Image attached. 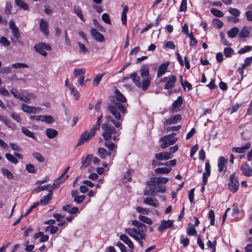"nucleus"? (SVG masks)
<instances>
[{"label":"nucleus","mask_w":252,"mask_h":252,"mask_svg":"<svg viewBox=\"0 0 252 252\" xmlns=\"http://www.w3.org/2000/svg\"><path fill=\"white\" fill-rule=\"evenodd\" d=\"M115 97L111 99L112 103L108 105V109L116 120H121V114L124 115L127 113L126 107L121 102H126V99L118 90L115 91Z\"/></svg>","instance_id":"1"},{"label":"nucleus","mask_w":252,"mask_h":252,"mask_svg":"<svg viewBox=\"0 0 252 252\" xmlns=\"http://www.w3.org/2000/svg\"><path fill=\"white\" fill-rule=\"evenodd\" d=\"M140 76L142 79L141 82L140 77L137 76L136 72L131 74L130 78L136 86L141 88L143 91H146L150 86L152 80V77L149 73V65L143 64L140 68Z\"/></svg>","instance_id":"2"},{"label":"nucleus","mask_w":252,"mask_h":252,"mask_svg":"<svg viewBox=\"0 0 252 252\" xmlns=\"http://www.w3.org/2000/svg\"><path fill=\"white\" fill-rule=\"evenodd\" d=\"M176 135V133L172 132L169 134L163 136L159 139V141L163 142L160 145V147L162 149H164L169 146L175 143L178 140V137L175 136Z\"/></svg>","instance_id":"3"},{"label":"nucleus","mask_w":252,"mask_h":252,"mask_svg":"<svg viewBox=\"0 0 252 252\" xmlns=\"http://www.w3.org/2000/svg\"><path fill=\"white\" fill-rule=\"evenodd\" d=\"M103 130L102 136L105 141L111 139L112 135L115 134L117 132L116 128L112 126L111 124L104 123L102 125Z\"/></svg>","instance_id":"4"},{"label":"nucleus","mask_w":252,"mask_h":252,"mask_svg":"<svg viewBox=\"0 0 252 252\" xmlns=\"http://www.w3.org/2000/svg\"><path fill=\"white\" fill-rule=\"evenodd\" d=\"M176 80V77L172 75L161 78L159 82H165L166 84L164 86V88L165 90H169L175 87Z\"/></svg>","instance_id":"5"},{"label":"nucleus","mask_w":252,"mask_h":252,"mask_svg":"<svg viewBox=\"0 0 252 252\" xmlns=\"http://www.w3.org/2000/svg\"><path fill=\"white\" fill-rule=\"evenodd\" d=\"M132 224L137 227V235L140 236L141 239L145 240L146 239L145 232L147 229L146 226L137 220H133L132 221Z\"/></svg>","instance_id":"6"},{"label":"nucleus","mask_w":252,"mask_h":252,"mask_svg":"<svg viewBox=\"0 0 252 252\" xmlns=\"http://www.w3.org/2000/svg\"><path fill=\"white\" fill-rule=\"evenodd\" d=\"M85 68H75L74 69L73 75L75 78H77V82L80 86H84L85 84L84 82Z\"/></svg>","instance_id":"7"},{"label":"nucleus","mask_w":252,"mask_h":252,"mask_svg":"<svg viewBox=\"0 0 252 252\" xmlns=\"http://www.w3.org/2000/svg\"><path fill=\"white\" fill-rule=\"evenodd\" d=\"M239 186V182L236 177L235 173H233L229 177V182L228 183V188L231 191L235 192L238 190Z\"/></svg>","instance_id":"8"},{"label":"nucleus","mask_w":252,"mask_h":252,"mask_svg":"<svg viewBox=\"0 0 252 252\" xmlns=\"http://www.w3.org/2000/svg\"><path fill=\"white\" fill-rule=\"evenodd\" d=\"M34 47L37 52L43 56H46L47 55V52L45 50L50 51L51 50V47L50 45L43 42H40L38 44L35 45Z\"/></svg>","instance_id":"9"},{"label":"nucleus","mask_w":252,"mask_h":252,"mask_svg":"<svg viewBox=\"0 0 252 252\" xmlns=\"http://www.w3.org/2000/svg\"><path fill=\"white\" fill-rule=\"evenodd\" d=\"M92 131L91 129L89 133H88L87 131L83 132L80 136L77 146L82 145L85 142L90 140V138L94 136L95 134V130L94 129L93 134L92 133Z\"/></svg>","instance_id":"10"},{"label":"nucleus","mask_w":252,"mask_h":252,"mask_svg":"<svg viewBox=\"0 0 252 252\" xmlns=\"http://www.w3.org/2000/svg\"><path fill=\"white\" fill-rule=\"evenodd\" d=\"M182 117L180 114H176L171 116L166 119L164 122V126L171 125L177 124L182 120Z\"/></svg>","instance_id":"11"},{"label":"nucleus","mask_w":252,"mask_h":252,"mask_svg":"<svg viewBox=\"0 0 252 252\" xmlns=\"http://www.w3.org/2000/svg\"><path fill=\"white\" fill-rule=\"evenodd\" d=\"M183 99L182 96H179L177 99L174 101L172 105V108L170 109L171 113L177 112L179 110V107L183 104Z\"/></svg>","instance_id":"12"},{"label":"nucleus","mask_w":252,"mask_h":252,"mask_svg":"<svg viewBox=\"0 0 252 252\" xmlns=\"http://www.w3.org/2000/svg\"><path fill=\"white\" fill-rule=\"evenodd\" d=\"M173 226V220H162L160 225L158 226V230L160 232H163L165 229L171 228Z\"/></svg>","instance_id":"13"},{"label":"nucleus","mask_w":252,"mask_h":252,"mask_svg":"<svg viewBox=\"0 0 252 252\" xmlns=\"http://www.w3.org/2000/svg\"><path fill=\"white\" fill-rule=\"evenodd\" d=\"M227 160L225 159L223 157H220L218 159V166L219 168V171L220 172H222L223 174H224L226 171V164Z\"/></svg>","instance_id":"14"},{"label":"nucleus","mask_w":252,"mask_h":252,"mask_svg":"<svg viewBox=\"0 0 252 252\" xmlns=\"http://www.w3.org/2000/svg\"><path fill=\"white\" fill-rule=\"evenodd\" d=\"M21 107L22 110L28 113H36L41 110L40 108L30 106L24 103L22 105Z\"/></svg>","instance_id":"15"},{"label":"nucleus","mask_w":252,"mask_h":252,"mask_svg":"<svg viewBox=\"0 0 252 252\" xmlns=\"http://www.w3.org/2000/svg\"><path fill=\"white\" fill-rule=\"evenodd\" d=\"M169 64V63L167 62L162 63L159 66L157 74V77L158 78L161 77L166 73Z\"/></svg>","instance_id":"16"},{"label":"nucleus","mask_w":252,"mask_h":252,"mask_svg":"<svg viewBox=\"0 0 252 252\" xmlns=\"http://www.w3.org/2000/svg\"><path fill=\"white\" fill-rule=\"evenodd\" d=\"M91 33L92 37L98 42H102L104 39V36L94 28L91 29Z\"/></svg>","instance_id":"17"},{"label":"nucleus","mask_w":252,"mask_h":252,"mask_svg":"<svg viewBox=\"0 0 252 252\" xmlns=\"http://www.w3.org/2000/svg\"><path fill=\"white\" fill-rule=\"evenodd\" d=\"M252 62V56L246 58L245 60V63L242 64V66L237 69L238 72L241 75L242 77L243 76V69L249 66Z\"/></svg>","instance_id":"18"},{"label":"nucleus","mask_w":252,"mask_h":252,"mask_svg":"<svg viewBox=\"0 0 252 252\" xmlns=\"http://www.w3.org/2000/svg\"><path fill=\"white\" fill-rule=\"evenodd\" d=\"M40 30L41 32L45 35L48 36L49 34L48 30V23L44 19H42L40 22Z\"/></svg>","instance_id":"19"},{"label":"nucleus","mask_w":252,"mask_h":252,"mask_svg":"<svg viewBox=\"0 0 252 252\" xmlns=\"http://www.w3.org/2000/svg\"><path fill=\"white\" fill-rule=\"evenodd\" d=\"M12 35L13 36V38H11L12 41L13 43H17L19 44H22V42L21 40L20 39V33L19 32V29L18 28L16 29H14L12 30Z\"/></svg>","instance_id":"20"},{"label":"nucleus","mask_w":252,"mask_h":252,"mask_svg":"<svg viewBox=\"0 0 252 252\" xmlns=\"http://www.w3.org/2000/svg\"><path fill=\"white\" fill-rule=\"evenodd\" d=\"M155 158L158 160H167L172 158L173 156L170 155V153H168V152H162L156 154Z\"/></svg>","instance_id":"21"},{"label":"nucleus","mask_w":252,"mask_h":252,"mask_svg":"<svg viewBox=\"0 0 252 252\" xmlns=\"http://www.w3.org/2000/svg\"><path fill=\"white\" fill-rule=\"evenodd\" d=\"M241 170L243 174L246 176H252V168L247 163H244L241 167Z\"/></svg>","instance_id":"22"},{"label":"nucleus","mask_w":252,"mask_h":252,"mask_svg":"<svg viewBox=\"0 0 252 252\" xmlns=\"http://www.w3.org/2000/svg\"><path fill=\"white\" fill-rule=\"evenodd\" d=\"M251 27L248 26H244L239 32V37L240 38H245L249 36L251 32Z\"/></svg>","instance_id":"23"},{"label":"nucleus","mask_w":252,"mask_h":252,"mask_svg":"<svg viewBox=\"0 0 252 252\" xmlns=\"http://www.w3.org/2000/svg\"><path fill=\"white\" fill-rule=\"evenodd\" d=\"M251 147V143L250 142L247 143L245 145L242 146L241 147H234L232 148L233 152L237 153H243L247 150L250 148Z\"/></svg>","instance_id":"24"},{"label":"nucleus","mask_w":252,"mask_h":252,"mask_svg":"<svg viewBox=\"0 0 252 252\" xmlns=\"http://www.w3.org/2000/svg\"><path fill=\"white\" fill-rule=\"evenodd\" d=\"M169 179L167 178L160 177H154L151 179L150 185H153V183H156L158 184L161 183L166 184Z\"/></svg>","instance_id":"25"},{"label":"nucleus","mask_w":252,"mask_h":252,"mask_svg":"<svg viewBox=\"0 0 252 252\" xmlns=\"http://www.w3.org/2000/svg\"><path fill=\"white\" fill-rule=\"evenodd\" d=\"M53 192L52 189L49 190V193L47 195L44 196L40 200V204L45 205L48 203L52 199Z\"/></svg>","instance_id":"26"},{"label":"nucleus","mask_w":252,"mask_h":252,"mask_svg":"<svg viewBox=\"0 0 252 252\" xmlns=\"http://www.w3.org/2000/svg\"><path fill=\"white\" fill-rule=\"evenodd\" d=\"M187 233L189 236H196V230L193 224L189 223L187 227Z\"/></svg>","instance_id":"27"},{"label":"nucleus","mask_w":252,"mask_h":252,"mask_svg":"<svg viewBox=\"0 0 252 252\" xmlns=\"http://www.w3.org/2000/svg\"><path fill=\"white\" fill-rule=\"evenodd\" d=\"M93 158V155H88L85 158V160L82 159V164L80 167V169H84L90 165L91 160Z\"/></svg>","instance_id":"28"},{"label":"nucleus","mask_w":252,"mask_h":252,"mask_svg":"<svg viewBox=\"0 0 252 252\" xmlns=\"http://www.w3.org/2000/svg\"><path fill=\"white\" fill-rule=\"evenodd\" d=\"M120 240L123 241L125 243L128 245L131 248L133 249L134 246L132 241L128 238V237L125 234H122L120 237Z\"/></svg>","instance_id":"29"},{"label":"nucleus","mask_w":252,"mask_h":252,"mask_svg":"<svg viewBox=\"0 0 252 252\" xmlns=\"http://www.w3.org/2000/svg\"><path fill=\"white\" fill-rule=\"evenodd\" d=\"M47 136L50 139L55 138L58 134V131L54 129L47 128L45 131Z\"/></svg>","instance_id":"30"},{"label":"nucleus","mask_w":252,"mask_h":252,"mask_svg":"<svg viewBox=\"0 0 252 252\" xmlns=\"http://www.w3.org/2000/svg\"><path fill=\"white\" fill-rule=\"evenodd\" d=\"M143 202L145 204H148L155 207L158 206V201L155 198L147 197L144 200Z\"/></svg>","instance_id":"31"},{"label":"nucleus","mask_w":252,"mask_h":252,"mask_svg":"<svg viewBox=\"0 0 252 252\" xmlns=\"http://www.w3.org/2000/svg\"><path fill=\"white\" fill-rule=\"evenodd\" d=\"M99 156L101 158L105 159L107 156H111V152H108L107 150L103 148H99L98 149Z\"/></svg>","instance_id":"32"},{"label":"nucleus","mask_w":252,"mask_h":252,"mask_svg":"<svg viewBox=\"0 0 252 252\" xmlns=\"http://www.w3.org/2000/svg\"><path fill=\"white\" fill-rule=\"evenodd\" d=\"M239 30L237 27H234L231 28L230 30L227 31V33L229 37L233 38L239 33Z\"/></svg>","instance_id":"33"},{"label":"nucleus","mask_w":252,"mask_h":252,"mask_svg":"<svg viewBox=\"0 0 252 252\" xmlns=\"http://www.w3.org/2000/svg\"><path fill=\"white\" fill-rule=\"evenodd\" d=\"M16 4L19 7V8L24 9V10H28L29 5L28 4L24 2L22 0H15Z\"/></svg>","instance_id":"34"},{"label":"nucleus","mask_w":252,"mask_h":252,"mask_svg":"<svg viewBox=\"0 0 252 252\" xmlns=\"http://www.w3.org/2000/svg\"><path fill=\"white\" fill-rule=\"evenodd\" d=\"M22 132L26 136L31 137L33 139L36 140V138L35 136L34 135V133L29 130V129H27L25 127H22Z\"/></svg>","instance_id":"35"},{"label":"nucleus","mask_w":252,"mask_h":252,"mask_svg":"<svg viewBox=\"0 0 252 252\" xmlns=\"http://www.w3.org/2000/svg\"><path fill=\"white\" fill-rule=\"evenodd\" d=\"M150 183L151 180L147 183V185L150 186L149 189L150 191V195H154L155 194L157 193V190L156 188V186H157V184L156 183H154L153 184V185H150Z\"/></svg>","instance_id":"36"},{"label":"nucleus","mask_w":252,"mask_h":252,"mask_svg":"<svg viewBox=\"0 0 252 252\" xmlns=\"http://www.w3.org/2000/svg\"><path fill=\"white\" fill-rule=\"evenodd\" d=\"M171 170V168L166 167L158 168L155 171L157 174H166L169 173Z\"/></svg>","instance_id":"37"},{"label":"nucleus","mask_w":252,"mask_h":252,"mask_svg":"<svg viewBox=\"0 0 252 252\" xmlns=\"http://www.w3.org/2000/svg\"><path fill=\"white\" fill-rule=\"evenodd\" d=\"M73 11L82 21L85 22L82 10L79 7L74 6L73 7Z\"/></svg>","instance_id":"38"},{"label":"nucleus","mask_w":252,"mask_h":252,"mask_svg":"<svg viewBox=\"0 0 252 252\" xmlns=\"http://www.w3.org/2000/svg\"><path fill=\"white\" fill-rule=\"evenodd\" d=\"M104 145L109 149L110 152L114 151L116 149V146L113 143L109 141V140L106 141L104 143Z\"/></svg>","instance_id":"39"},{"label":"nucleus","mask_w":252,"mask_h":252,"mask_svg":"<svg viewBox=\"0 0 252 252\" xmlns=\"http://www.w3.org/2000/svg\"><path fill=\"white\" fill-rule=\"evenodd\" d=\"M176 160L172 159L171 160L167 161L165 163L159 162H158V166L165 165V166H170L173 167L176 165Z\"/></svg>","instance_id":"40"},{"label":"nucleus","mask_w":252,"mask_h":252,"mask_svg":"<svg viewBox=\"0 0 252 252\" xmlns=\"http://www.w3.org/2000/svg\"><path fill=\"white\" fill-rule=\"evenodd\" d=\"M42 122H44L47 124H52L54 122V120L51 116H42Z\"/></svg>","instance_id":"41"},{"label":"nucleus","mask_w":252,"mask_h":252,"mask_svg":"<svg viewBox=\"0 0 252 252\" xmlns=\"http://www.w3.org/2000/svg\"><path fill=\"white\" fill-rule=\"evenodd\" d=\"M104 74V73L102 74H97L95 77V78L94 79V80L93 81V84L95 86H98L100 81L101 80L102 77L103 76Z\"/></svg>","instance_id":"42"},{"label":"nucleus","mask_w":252,"mask_h":252,"mask_svg":"<svg viewBox=\"0 0 252 252\" xmlns=\"http://www.w3.org/2000/svg\"><path fill=\"white\" fill-rule=\"evenodd\" d=\"M211 12L217 17H222L223 16V13L222 11L216 8L211 9Z\"/></svg>","instance_id":"43"},{"label":"nucleus","mask_w":252,"mask_h":252,"mask_svg":"<svg viewBox=\"0 0 252 252\" xmlns=\"http://www.w3.org/2000/svg\"><path fill=\"white\" fill-rule=\"evenodd\" d=\"M102 118V115H100L99 117H98L97 118V122L95 124V125H94L92 127V133L93 134L94 133V129L95 130V131L96 130H98L99 129V127H100V122H101V119Z\"/></svg>","instance_id":"44"},{"label":"nucleus","mask_w":252,"mask_h":252,"mask_svg":"<svg viewBox=\"0 0 252 252\" xmlns=\"http://www.w3.org/2000/svg\"><path fill=\"white\" fill-rule=\"evenodd\" d=\"M138 218L140 220L148 224H151L153 222L151 219L141 215H139Z\"/></svg>","instance_id":"45"},{"label":"nucleus","mask_w":252,"mask_h":252,"mask_svg":"<svg viewBox=\"0 0 252 252\" xmlns=\"http://www.w3.org/2000/svg\"><path fill=\"white\" fill-rule=\"evenodd\" d=\"M5 157L7 160L14 164H17L18 162V159L10 154H6Z\"/></svg>","instance_id":"46"},{"label":"nucleus","mask_w":252,"mask_h":252,"mask_svg":"<svg viewBox=\"0 0 252 252\" xmlns=\"http://www.w3.org/2000/svg\"><path fill=\"white\" fill-rule=\"evenodd\" d=\"M228 10L231 15L235 17H238L240 14V11L237 8L229 7Z\"/></svg>","instance_id":"47"},{"label":"nucleus","mask_w":252,"mask_h":252,"mask_svg":"<svg viewBox=\"0 0 252 252\" xmlns=\"http://www.w3.org/2000/svg\"><path fill=\"white\" fill-rule=\"evenodd\" d=\"M189 38L190 39L189 44L191 46H193L194 48H196L197 46V40L194 38L192 33H190L189 34Z\"/></svg>","instance_id":"48"},{"label":"nucleus","mask_w":252,"mask_h":252,"mask_svg":"<svg viewBox=\"0 0 252 252\" xmlns=\"http://www.w3.org/2000/svg\"><path fill=\"white\" fill-rule=\"evenodd\" d=\"M234 51L231 48H225L224 50V55L226 57H230L233 54Z\"/></svg>","instance_id":"49"},{"label":"nucleus","mask_w":252,"mask_h":252,"mask_svg":"<svg viewBox=\"0 0 252 252\" xmlns=\"http://www.w3.org/2000/svg\"><path fill=\"white\" fill-rule=\"evenodd\" d=\"M32 155L33 157L36 158V159L39 162H41L44 161V158L40 153L35 152L33 153Z\"/></svg>","instance_id":"50"},{"label":"nucleus","mask_w":252,"mask_h":252,"mask_svg":"<svg viewBox=\"0 0 252 252\" xmlns=\"http://www.w3.org/2000/svg\"><path fill=\"white\" fill-rule=\"evenodd\" d=\"M2 173L4 176L8 179H12L13 177L12 174L7 169H2Z\"/></svg>","instance_id":"51"},{"label":"nucleus","mask_w":252,"mask_h":252,"mask_svg":"<svg viewBox=\"0 0 252 252\" xmlns=\"http://www.w3.org/2000/svg\"><path fill=\"white\" fill-rule=\"evenodd\" d=\"M157 186H156L157 193L158 192H161L164 193L166 191V188L164 186H161L160 184H156Z\"/></svg>","instance_id":"52"},{"label":"nucleus","mask_w":252,"mask_h":252,"mask_svg":"<svg viewBox=\"0 0 252 252\" xmlns=\"http://www.w3.org/2000/svg\"><path fill=\"white\" fill-rule=\"evenodd\" d=\"M181 243L183 244L185 247H187L189 242V240L188 238H185L183 235L180 236Z\"/></svg>","instance_id":"53"},{"label":"nucleus","mask_w":252,"mask_h":252,"mask_svg":"<svg viewBox=\"0 0 252 252\" xmlns=\"http://www.w3.org/2000/svg\"><path fill=\"white\" fill-rule=\"evenodd\" d=\"M252 47L250 46H245L244 47L241 48L238 51V53L239 54H244L246 52L251 51L252 50Z\"/></svg>","instance_id":"54"},{"label":"nucleus","mask_w":252,"mask_h":252,"mask_svg":"<svg viewBox=\"0 0 252 252\" xmlns=\"http://www.w3.org/2000/svg\"><path fill=\"white\" fill-rule=\"evenodd\" d=\"M187 0H182V1H181V4H180V8H179V10L180 11H185L186 10H187Z\"/></svg>","instance_id":"55"},{"label":"nucleus","mask_w":252,"mask_h":252,"mask_svg":"<svg viewBox=\"0 0 252 252\" xmlns=\"http://www.w3.org/2000/svg\"><path fill=\"white\" fill-rule=\"evenodd\" d=\"M0 43L4 46H9L10 44V42L7 40V39L2 36L0 39Z\"/></svg>","instance_id":"56"},{"label":"nucleus","mask_w":252,"mask_h":252,"mask_svg":"<svg viewBox=\"0 0 252 252\" xmlns=\"http://www.w3.org/2000/svg\"><path fill=\"white\" fill-rule=\"evenodd\" d=\"M101 18L102 20L106 23L109 24H111V20L110 19L109 16L107 13H105L102 14Z\"/></svg>","instance_id":"57"},{"label":"nucleus","mask_w":252,"mask_h":252,"mask_svg":"<svg viewBox=\"0 0 252 252\" xmlns=\"http://www.w3.org/2000/svg\"><path fill=\"white\" fill-rule=\"evenodd\" d=\"M12 66L14 68H26L28 67V65L24 63H16L13 64Z\"/></svg>","instance_id":"58"},{"label":"nucleus","mask_w":252,"mask_h":252,"mask_svg":"<svg viewBox=\"0 0 252 252\" xmlns=\"http://www.w3.org/2000/svg\"><path fill=\"white\" fill-rule=\"evenodd\" d=\"M49 188H50V185H44V186L37 187L36 189H34V190L35 191H37V192H39L40 191L44 190H48L49 191V190H50Z\"/></svg>","instance_id":"59"},{"label":"nucleus","mask_w":252,"mask_h":252,"mask_svg":"<svg viewBox=\"0 0 252 252\" xmlns=\"http://www.w3.org/2000/svg\"><path fill=\"white\" fill-rule=\"evenodd\" d=\"M26 169L29 173H33L35 171L34 166L31 163L27 164Z\"/></svg>","instance_id":"60"},{"label":"nucleus","mask_w":252,"mask_h":252,"mask_svg":"<svg viewBox=\"0 0 252 252\" xmlns=\"http://www.w3.org/2000/svg\"><path fill=\"white\" fill-rule=\"evenodd\" d=\"M136 210L138 213L142 214H147L149 212V210L148 209L146 208H142L140 206H137L136 207Z\"/></svg>","instance_id":"61"},{"label":"nucleus","mask_w":252,"mask_h":252,"mask_svg":"<svg viewBox=\"0 0 252 252\" xmlns=\"http://www.w3.org/2000/svg\"><path fill=\"white\" fill-rule=\"evenodd\" d=\"M78 45L79 48V51L80 53H83L85 54L88 51L87 48L83 43H81V42H78Z\"/></svg>","instance_id":"62"},{"label":"nucleus","mask_w":252,"mask_h":252,"mask_svg":"<svg viewBox=\"0 0 252 252\" xmlns=\"http://www.w3.org/2000/svg\"><path fill=\"white\" fill-rule=\"evenodd\" d=\"M85 196L84 195H81L76 196L74 199V201L77 203H81L85 199Z\"/></svg>","instance_id":"63"},{"label":"nucleus","mask_w":252,"mask_h":252,"mask_svg":"<svg viewBox=\"0 0 252 252\" xmlns=\"http://www.w3.org/2000/svg\"><path fill=\"white\" fill-rule=\"evenodd\" d=\"M246 19L250 22H252V10L247 11L245 13Z\"/></svg>","instance_id":"64"}]
</instances>
